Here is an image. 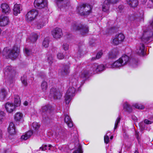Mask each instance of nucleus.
<instances>
[{"label": "nucleus", "mask_w": 153, "mask_h": 153, "mask_svg": "<svg viewBox=\"0 0 153 153\" xmlns=\"http://www.w3.org/2000/svg\"><path fill=\"white\" fill-rule=\"evenodd\" d=\"M105 68L104 66L103 65H98V64L95 63L92 65L90 69L83 70L81 72L80 77L83 80H85L90 74H95L102 71L104 70Z\"/></svg>", "instance_id": "1"}, {"label": "nucleus", "mask_w": 153, "mask_h": 153, "mask_svg": "<svg viewBox=\"0 0 153 153\" xmlns=\"http://www.w3.org/2000/svg\"><path fill=\"white\" fill-rule=\"evenodd\" d=\"M20 49L19 47L15 45L10 50L8 48H5L2 51V54L6 58H10L13 59L16 58L19 55Z\"/></svg>", "instance_id": "2"}, {"label": "nucleus", "mask_w": 153, "mask_h": 153, "mask_svg": "<svg viewBox=\"0 0 153 153\" xmlns=\"http://www.w3.org/2000/svg\"><path fill=\"white\" fill-rule=\"evenodd\" d=\"M92 7L88 4H81L78 6L77 10L82 15H89L91 12Z\"/></svg>", "instance_id": "3"}, {"label": "nucleus", "mask_w": 153, "mask_h": 153, "mask_svg": "<svg viewBox=\"0 0 153 153\" xmlns=\"http://www.w3.org/2000/svg\"><path fill=\"white\" fill-rule=\"evenodd\" d=\"M71 29L73 30H79L81 34L84 35L88 31V28L86 25H84L76 22H73L71 25Z\"/></svg>", "instance_id": "4"}, {"label": "nucleus", "mask_w": 153, "mask_h": 153, "mask_svg": "<svg viewBox=\"0 0 153 153\" xmlns=\"http://www.w3.org/2000/svg\"><path fill=\"white\" fill-rule=\"evenodd\" d=\"M38 14V12L36 10L34 9L31 10L25 15V20L28 22H31L36 19Z\"/></svg>", "instance_id": "5"}, {"label": "nucleus", "mask_w": 153, "mask_h": 153, "mask_svg": "<svg viewBox=\"0 0 153 153\" xmlns=\"http://www.w3.org/2000/svg\"><path fill=\"white\" fill-rule=\"evenodd\" d=\"M50 95L55 100L59 99L62 96V94L59 89L53 88L51 89Z\"/></svg>", "instance_id": "6"}, {"label": "nucleus", "mask_w": 153, "mask_h": 153, "mask_svg": "<svg viewBox=\"0 0 153 153\" xmlns=\"http://www.w3.org/2000/svg\"><path fill=\"white\" fill-rule=\"evenodd\" d=\"M78 83V81L76 79L74 78L71 79L70 82V87L68 89L67 94L70 93V91L71 89L72 93L75 92Z\"/></svg>", "instance_id": "7"}, {"label": "nucleus", "mask_w": 153, "mask_h": 153, "mask_svg": "<svg viewBox=\"0 0 153 153\" xmlns=\"http://www.w3.org/2000/svg\"><path fill=\"white\" fill-rule=\"evenodd\" d=\"M153 33L150 30H145L144 31L141 39L144 42H146L150 39V38L153 36Z\"/></svg>", "instance_id": "8"}, {"label": "nucleus", "mask_w": 153, "mask_h": 153, "mask_svg": "<svg viewBox=\"0 0 153 153\" xmlns=\"http://www.w3.org/2000/svg\"><path fill=\"white\" fill-rule=\"evenodd\" d=\"M119 0H105L102 6V10L104 12L108 11L109 8V5L111 3L114 4Z\"/></svg>", "instance_id": "9"}, {"label": "nucleus", "mask_w": 153, "mask_h": 153, "mask_svg": "<svg viewBox=\"0 0 153 153\" xmlns=\"http://www.w3.org/2000/svg\"><path fill=\"white\" fill-rule=\"evenodd\" d=\"M47 4V0H35L34 2L35 7L39 9L44 8Z\"/></svg>", "instance_id": "10"}, {"label": "nucleus", "mask_w": 153, "mask_h": 153, "mask_svg": "<svg viewBox=\"0 0 153 153\" xmlns=\"http://www.w3.org/2000/svg\"><path fill=\"white\" fill-rule=\"evenodd\" d=\"M52 34L54 38L58 39L62 36L63 33L61 28L56 27L52 31Z\"/></svg>", "instance_id": "11"}, {"label": "nucleus", "mask_w": 153, "mask_h": 153, "mask_svg": "<svg viewBox=\"0 0 153 153\" xmlns=\"http://www.w3.org/2000/svg\"><path fill=\"white\" fill-rule=\"evenodd\" d=\"M6 111L9 113H11L16 110V106L13 103L7 102L4 105Z\"/></svg>", "instance_id": "12"}, {"label": "nucleus", "mask_w": 153, "mask_h": 153, "mask_svg": "<svg viewBox=\"0 0 153 153\" xmlns=\"http://www.w3.org/2000/svg\"><path fill=\"white\" fill-rule=\"evenodd\" d=\"M57 4L59 7L62 10H66L71 8L70 3L68 1H65L64 2H60L59 3L57 2Z\"/></svg>", "instance_id": "13"}, {"label": "nucleus", "mask_w": 153, "mask_h": 153, "mask_svg": "<svg viewBox=\"0 0 153 153\" xmlns=\"http://www.w3.org/2000/svg\"><path fill=\"white\" fill-rule=\"evenodd\" d=\"M9 22V18L7 16L2 15L0 17V26H4L8 25Z\"/></svg>", "instance_id": "14"}, {"label": "nucleus", "mask_w": 153, "mask_h": 153, "mask_svg": "<svg viewBox=\"0 0 153 153\" xmlns=\"http://www.w3.org/2000/svg\"><path fill=\"white\" fill-rule=\"evenodd\" d=\"M145 47L143 43L138 44L136 46V53L139 55H143L144 53Z\"/></svg>", "instance_id": "15"}, {"label": "nucleus", "mask_w": 153, "mask_h": 153, "mask_svg": "<svg viewBox=\"0 0 153 153\" xmlns=\"http://www.w3.org/2000/svg\"><path fill=\"white\" fill-rule=\"evenodd\" d=\"M22 10V8L20 4H16L14 5L13 9V14L15 16H17L18 14L20 13Z\"/></svg>", "instance_id": "16"}, {"label": "nucleus", "mask_w": 153, "mask_h": 153, "mask_svg": "<svg viewBox=\"0 0 153 153\" xmlns=\"http://www.w3.org/2000/svg\"><path fill=\"white\" fill-rule=\"evenodd\" d=\"M70 93L67 94L68 90L65 94V100L66 104H69L70 101L71 99V97L74 96V94L75 92H73V93H71V89L70 90Z\"/></svg>", "instance_id": "17"}, {"label": "nucleus", "mask_w": 153, "mask_h": 153, "mask_svg": "<svg viewBox=\"0 0 153 153\" xmlns=\"http://www.w3.org/2000/svg\"><path fill=\"white\" fill-rule=\"evenodd\" d=\"M2 12L5 14L9 13L10 9L9 5L6 3H3L1 5Z\"/></svg>", "instance_id": "18"}, {"label": "nucleus", "mask_w": 153, "mask_h": 153, "mask_svg": "<svg viewBox=\"0 0 153 153\" xmlns=\"http://www.w3.org/2000/svg\"><path fill=\"white\" fill-rule=\"evenodd\" d=\"M8 94V92L4 88L1 89L0 91V101H3Z\"/></svg>", "instance_id": "19"}, {"label": "nucleus", "mask_w": 153, "mask_h": 153, "mask_svg": "<svg viewBox=\"0 0 153 153\" xmlns=\"http://www.w3.org/2000/svg\"><path fill=\"white\" fill-rule=\"evenodd\" d=\"M119 59L123 66L126 65L129 61V57L126 55H123Z\"/></svg>", "instance_id": "20"}, {"label": "nucleus", "mask_w": 153, "mask_h": 153, "mask_svg": "<svg viewBox=\"0 0 153 153\" xmlns=\"http://www.w3.org/2000/svg\"><path fill=\"white\" fill-rule=\"evenodd\" d=\"M8 130L9 133L11 135H13L16 134L14 125L13 123H10L8 128Z\"/></svg>", "instance_id": "21"}, {"label": "nucleus", "mask_w": 153, "mask_h": 153, "mask_svg": "<svg viewBox=\"0 0 153 153\" xmlns=\"http://www.w3.org/2000/svg\"><path fill=\"white\" fill-rule=\"evenodd\" d=\"M126 1L129 6L131 7L134 8L138 4L137 0H126Z\"/></svg>", "instance_id": "22"}, {"label": "nucleus", "mask_w": 153, "mask_h": 153, "mask_svg": "<svg viewBox=\"0 0 153 153\" xmlns=\"http://www.w3.org/2000/svg\"><path fill=\"white\" fill-rule=\"evenodd\" d=\"M118 52L117 49H114L110 51L108 53V56L110 58H114L118 55Z\"/></svg>", "instance_id": "23"}, {"label": "nucleus", "mask_w": 153, "mask_h": 153, "mask_svg": "<svg viewBox=\"0 0 153 153\" xmlns=\"http://www.w3.org/2000/svg\"><path fill=\"white\" fill-rule=\"evenodd\" d=\"M65 122L69 127H71L73 126L72 121L70 117L68 115H65L64 119Z\"/></svg>", "instance_id": "24"}, {"label": "nucleus", "mask_w": 153, "mask_h": 153, "mask_svg": "<svg viewBox=\"0 0 153 153\" xmlns=\"http://www.w3.org/2000/svg\"><path fill=\"white\" fill-rule=\"evenodd\" d=\"M33 133L32 131H29L21 136V139L24 140H27L30 137Z\"/></svg>", "instance_id": "25"}, {"label": "nucleus", "mask_w": 153, "mask_h": 153, "mask_svg": "<svg viewBox=\"0 0 153 153\" xmlns=\"http://www.w3.org/2000/svg\"><path fill=\"white\" fill-rule=\"evenodd\" d=\"M123 66L119 59L112 64L111 67L112 68H118Z\"/></svg>", "instance_id": "26"}, {"label": "nucleus", "mask_w": 153, "mask_h": 153, "mask_svg": "<svg viewBox=\"0 0 153 153\" xmlns=\"http://www.w3.org/2000/svg\"><path fill=\"white\" fill-rule=\"evenodd\" d=\"M69 67L68 65H65L64 66L61 70V74L63 75H65L69 73Z\"/></svg>", "instance_id": "27"}, {"label": "nucleus", "mask_w": 153, "mask_h": 153, "mask_svg": "<svg viewBox=\"0 0 153 153\" xmlns=\"http://www.w3.org/2000/svg\"><path fill=\"white\" fill-rule=\"evenodd\" d=\"M14 105H16V107L19 106L21 104V100L19 96L18 95H15L14 96Z\"/></svg>", "instance_id": "28"}, {"label": "nucleus", "mask_w": 153, "mask_h": 153, "mask_svg": "<svg viewBox=\"0 0 153 153\" xmlns=\"http://www.w3.org/2000/svg\"><path fill=\"white\" fill-rule=\"evenodd\" d=\"M48 88V83L47 82L43 81L41 83V88L43 92H45Z\"/></svg>", "instance_id": "29"}, {"label": "nucleus", "mask_w": 153, "mask_h": 153, "mask_svg": "<svg viewBox=\"0 0 153 153\" xmlns=\"http://www.w3.org/2000/svg\"><path fill=\"white\" fill-rule=\"evenodd\" d=\"M23 114L20 112L16 113L14 116V119L16 121H20L23 118Z\"/></svg>", "instance_id": "30"}, {"label": "nucleus", "mask_w": 153, "mask_h": 153, "mask_svg": "<svg viewBox=\"0 0 153 153\" xmlns=\"http://www.w3.org/2000/svg\"><path fill=\"white\" fill-rule=\"evenodd\" d=\"M116 36L118 40L119 41L120 43L123 41L125 39V36L123 34L121 33L116 35Z\"/></svg>", "instance_id": "31"}, {"label": "nucleus", "mask_w": 153, "mask_h": 153, "mask_svg": "<svg viewBox=\"0 0 153 153\" xmlns=\"http://www.w3.org/2000/svg\"><path fill=\"white\" fill-rule=\"evenodd\" d=\"M124 109L129 112L132 111V108L127 102H125L123 105Z\"/></svg>", "instance_id": "32"}, {"label": "nucleus", "mask_w": 153, "mask_h": 153, "mask_svg": "<svg viewBox=\"0 0 153 153\" xmlns=\"http://www.w3.org/2000/svg\"><path fill=\"white\" fill-rule=\"evenodd\" d=\"M38 38V36L36 33H32L31 34L30 38V40L32 42H34L36 41Z\"/></svg>", "instance_id": "33"}, {"label": "nucleus", "mask_w": 153, "mask_h": 153, "mask_svg": "<svg viewBox=\"0 0 153 153\" xmlns=\"http://www.w3.org/2000/svg\"><path fill=\"white\" fill-rule=\"evenodd\" d=\"M32 129L36 131L39 129L40 125L37 123L33 122L32 125Z\"/></svg>", "instance_id": "34"}, {"label": "nucleus", "mask_w": 153, "mask_h": 153, "mask_svg": "<svg viewBox=\"0 0 153 153\" xmlns=\"http://www.w3.org/2000/svg\"><path fill=\"white\" fill-rule=\"evenodd\" d=\"M45 23L41 20L37 22L36 25L37 29H40L42 28L44 25Z\"/></svg>", "instance_id": "35"}, {"label": "nucleus", "mask_w": 153, "mask_h": 153, "mask_svg": "<svg viewBox=\"0 0 153 153\" xmlns=\"http://www.w3.org/2000/svg\"><path fill=\"white\" fill-rule=\"evenodd\" d=\"M103 53L102 51H100L97 53L96 57H93L91 58V60H94L96 59H98L100 58L102 55Z\"/></svg>", "instance_id": "36"}, {"label": "nucleus", "mask_w": 153, "mask_h": 153, "mask_svg": "<svg viewBox=\"0 0 153 153\" xmlns=\"http://www.w3.org/2000/svg\"><path fill=\"white\" fill-rule=\"evenodd\" d=\"M111 43L112 44L115 45H117L120 44V43L118 40L116 36L112 39Z\"/></svg>", "instance_id": "37"}, {"label": "nucleus", "mask_w": 153, "mask_h": 153, "mask_svg": "<svg viewBox=\"0 0 153 153\" xmlns=\"http://www.w3.org/2000/svg\"><path fill=\"white\" fill-rule=\"evenodd\" d=\"M49 44V39L46 38L45 39L42 43V45L45 48H47Z\"/></svg>", "instance_id": "38"}, {"label": "nucleus", "mask_w": 153, "mask_h": 153, "mask_svg": "<svg viewBox=\"0 0 153 153\" xmlns=\"http://www.w3.org/2000/svg\"><path fill=\"white\" fill-rule=\"evenodd\" d=\"M21 80L22 83L25 85L27 86V78L26 76H23L21 77Z\"/></svg>", "instance_id": "39"}, {"label": "nucleus", "mask_w": 153, "mask_h": 153, "mask_svg": "<svg viewBox=\"0 0 153 153\" xmlns=\"http://www.w3.org/2000/svg\"><path fill=\"white\" fill-rule=\"evenodd\" d=\"M53 55L52 54L49 55L48 56L47 61L50 65H51L53 63Z\"/></svg>", "instance_id": "40"}, {"label": "nucleus", "mask_w": 153, "mask_h": 153, "mask_svg": "<svg viewBox=\"0 0 153 153\" xmlns=\"http://www.w3.org/2000/svg\"><path fill=\"white\" fill-rule=\"evenodd\" d=\"M133 106L135 107V108L138 109H142L144 108V106L140 104L136 103L134 104Z\"/></svg>", "instance_id": "41"}, {"label": "nucleus", "mask_w": 153, "mask_h": 153, "mask_svg": "<svg viewBox=\"0 0 153 153\" xmlns=\"http://www.w3.org/2000/svg\"><path fill=\"white\" fill-rule=\"evenodd\" d=\"M73 153H82L81 146L79 145L78 149L75 150Z\"/></svg>", "instance_id": "42"}, {"label": "nucleus", "mask_w": 153, "mask_h": 153, "mask_svg": "<svg viewBox=\"0 0 153 153\" xmlns=\"http://www.w3.org/2000/svg\"><path fill=\"white\" fill-rule=\"evenodd\" d=\"M120 117L117 118L114 127V130H115L117 127L118 125L120 123Z\"/></svg>", "instance_id": "43"}, {"label": "nucleus", "mask_w": 153, "mask_h": 153, "mask_svg": "<svg viewBox=\"0 0 153 153\" xmlns=\"http://www.w3.org/2000/svg\"><path fill=\"white\" fill-rule=\"evenodd\" d=\"M57 58L59 59H62L64 57V56L63 54L62 53H58L57 54Z\"/></svg>", "instance_id": "44"}, {"label": "nucleus", "mask_w": 153, "mask_h": 153, "mask_svg": "<svg viewBox=\"0 0 153 153\" xmlns=\"http://www.w3.org/2000/svg\"><path fill=\"white\" fill-rule=\"evenodd\" d=\"M48 149V146L46 145H42L39 149V151H45Z\"/></svg>", "instance_id": "45"}, {"label": "nucleus", "mask_w": 153, "mask_h": 153, "mask_svg": "<svg viewBox=\"0 0 153 153\" xmlns=\"http://www.w3.org/2000/svg\"><path fill=\"white\" fill-rule=\"evenodd\" d=\"M62 47L65 51L68 50L69 48V45L67 43H64L62 45Z\"/></svg>", "instance_id": "46"}, {"label": "nucleus", "mask_w": 153, "mask_h": 153, "mask_svg": "<svg viewBox=\"0 0 153 153\" xmlns=\"http://www.w3.org/2000/svg\"><path fill=\"white\" fill-rule=\"evenodd\" d=\"M148 7L150 8H152L153 7V2L151 0V1H149L147 4Z\"/></svg>", "instance_id": "47"}, {"label": "nucleus", "mask_w": 153, "mask_h": 153, "mask_svg": "<svg viewBox=\"0 0 153 153\" xmlns=\"http://www.w3.org/2000/svg\"><path fill=\"white\" fill-rule=\"evenodd\" d=\"M4 113L3 111L0 112V123L2 121L4 117Z\"/></svg>", "instance_id": "48"}, {"label": "nucleus", "mask_w": 153, "mask_h": 153, "mask_svg": "<svg viewBox=\"0 0 153 153\" xmlns=\"http://www.w3.org/2000/svg\"><path fill=\"white\" fill-rule=\"evenodd\" d=\"M104 140L105 143H108L109 142V137L108 136L106 135L104 136Z\"/></svg>", "instance_id": "49"}, {"label": "nucleus", "mask_w": 153, "mask_h": 153, "mask_svg": "<svg viewBox=\"0 0 153 153\" xmlns=\"http://www.w3.org/2000/svg\"><path fill=\"white\" fill-rule=\"evenodd\" d=\"M144 123L147 124H150L153 123V121L149 120L147 119H145L144 121Z\"/></svg>", "instance_id": "50"}, {"label": "nucleus", "mask_w": 153, "mask_h": 153, "mask_svg": "<svg viewBox=\"0 0 153 153\" xmlns=\"http://www.w3.org/2000/svg\"><path fill=\"white\" fill-rule=\"evenodd\" d=\"M25 51L26 54L27 56H29L31 53V52L28 49L25 48Z\"/></svg>", "instance_id": "51"}, {"label": "nucleus", "mask_w": 153, "mask_h": 153, "mask_svg": "<svg viewBox=\"0 0 153 153\" xmlns=\"http://www.w3.org/2000/svg\"><path fill=\"white\" fill-rule=\"evenodd\" d=\"M5 69L7 72H10L12 70L11 67L10 66H7L6 67Z\"/></svg>", "instance_id": "52"}, {"label": "nucleus", "mask_w": 153, "mask_h": 153, "mask_svg": "<svg viewBox=\"0 0 153 153\" xmlns=\"http://www.w3.org/2000/svg\"><path fill=\"white\" fill-rule=\"evenodd\" d=\"M118 8L119 10V11L120 12H121L122 10L123 9L124 6L123 5H119L118 7Z\"/></svg>", "instance_id": "53"}, {"label": "nucleus", "mask_w": 153, "mask_h": 153, "mask_svg": "<svg viewBox=\"0 0 153 153\" xmlns=\"http://www.w3.org/2000/svg\"><path fill=\"white\" fill-rule=\"evenodd\" d=\"M42 109L44 111H48V109H49V107H48L47 106H45L42 107Z\"/></svg>", "instance_id": "54"}, {"label": "nucleus", "mask_w": 153, "mask_h": 153, "mask_svg": "<svg viewBox=\"0 0 153 153\" xmlns=\"http://www.w3.org/2000/svg\"><path fill=\"white\" fill-rule=\"evenodd\" d=\"M137 18V17L136 16L134 17V16H131L130 17V19L131 21L134 20L136 19Z\"/></svg>", "instance_id": "55"}, {"label": "nucleus", "mask_w": 153, "mask_h": 153, "mask_svg": "<svg viewBox=\"0 0 153 153\" xmlns=\"http://www.w3.org/2000/svg\"><path fill=\"white\" fill-rule=\"evenodd\" d=\"M28 103L27 101H25L24 102L23 104L25 106H27L28 105Z\"/></svg>", "instance_id": "56"}, {"label": "nucleus", "mask_w": 153, "mask_h": 153, "mask_svg": "<svg viewBox=\"0 0 153 153\" xmlns=\"http://www.w3.org/2000/svg\"><path fill=\"white\" fill-rule=\"evenodd\" d=\"M136 135L137 138V139H138V137H139V132H136Z\"/></svg>", "instance_id": "57"}, {"label": "nucleus", "mask_w": 153, "mask_h": 153, "mask_svg": "<svg viewBox=\"0 0 153 153\" xmlns=\"http://www.w3.org/2000/svg\"><path fill=\"white\" fill-rule=\"evenodd\" d=\"M2 132L0 130V139L2 138Z\"/></svg>", "instance_id": "58"}, {"label": "nucleus", "mask_w": 153, "mask_h": 153, "mask_svg": "<svg viewBox=\"0 0 153 153\" xmlns=\"http://www.w3.org/2000/svg\"><path fill=\"white\" fill-rule=\"evenodd\" d=\"M48 146V149H50V148L52 147V146L50 144Z\"/></svg>", "instance_id": "59"}, {"label": "nucleus", "mask_w": 153, "mask_h": 153, "mask_svg": "<svg viewBox=\"0 0 153 153\" xmlns=\"http://www.w3.org/2000/svg\"><path fill=\"white\" fill-rule=\"evenodd\" d=\"M143 2V4H144L147 1V0H141Z\"/></svg>", "instance_id": "60"}, {"label": "nucleus", "mask_w": 153, "mask_h": 153, "mask_svg": "<svg viewBox=\"0 0 153 153\" xmlns=\"http://www.w3.org/2000/svg\"><path fill=\"white\" fill-rule=\"evenodd\" d=\"M76 133L75 134V138H77V133L76 132Z\"/></svg>", "instance_id": "61"}, {"label": "nucleus", "mask_w": 153, "mask_h": 153, "mask_svg": "<svg viewBox=\"0 0 153 153\" xmlns=\"http://www.w3.org/2000/svg\"><path fill=\"white\" fill-rule=\"evenodd\" d=\"M150 120L152 121H153V116L151 118H150Z\"/></svg>", "instance_id": "62"}, {"label": "nucleus", "mask_w": 153, "mask_h": 153, "mask_svg": "<svg viewBox=\"0 0 153 153\" xmlns=\"http://www.w3.org/2000/svg\"><path fill=\"white\" fill-rule=\"evenodd\" d=\"M110 138L111 140L113 138V136H111L110 137Z\"/></svg>", "instance_id": "63"}, {"label": "nucleus", "mask_w": 153, "mask_h": 153, "mask_svg": "<svg viewBox=\"0 0 153 153\" xmlns=\"http://www.w3.org/2000/svg\"><path fill=\"white\" fill-rule=\"evenodd\" d=\"M134 153H139V152L137 151H136Z\"/></svg>", "instance_id": "64"}]
</instances>
